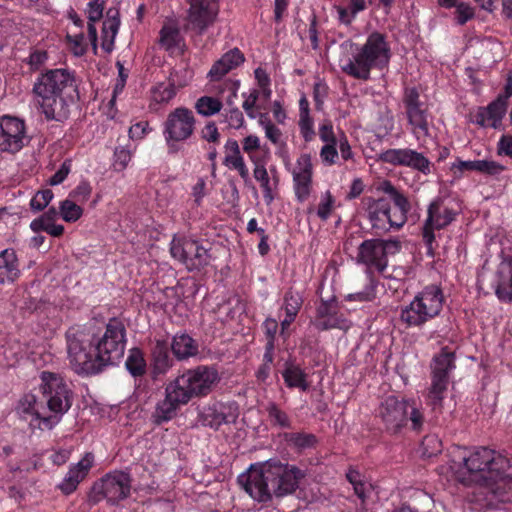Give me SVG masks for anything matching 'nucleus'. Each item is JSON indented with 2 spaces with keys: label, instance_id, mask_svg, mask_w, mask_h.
Segmentation results:
<instances>
[{
  "label": "nucleus",
  "instance_id": "f257e3e1",
  "mask_svg": "<svg viewBox=\"0 0 512 512\" xmlns=\"http://www.w3.org/2000/svg\"><path fill=\"white\" fill-rule=\"evenodd\" d=\"M70 365L78 374L94 375L115 365L124 355L126 328L121 320L111 318L105 331L96 335L75 325L65 334Z\"/></svg>",
  "mask_w": 512,
  "mask_h": 512
},
{
  "label": "nucleus",
  "instance_id": "f03ea898",
  "mask_svg": "<svg viewBox=\"0 0 512 512\" xmlns=\"http://www.w3.org/2000/svg\"><path fill=\"white\" fill-rule=\"evenodd\" d=\"M305 476V470L296 465L271 458L251 464L246 473L238 476L237 481L251 498L267 503L273 497L282 498L295 493Z\"/></svg>",
  "mask_w": 512,
  "mask_h": 512
},
{
  "label": "nucleus",
  "instance_id": "7ed1b4c3",
  "mask_svg": "<svg viewBox=\"0 0 512 512\" xmlns=\"http://www.w3.org/2000/svg\"><path fill=\"white\" fill-rule=\"evenodd\" d=\"M81 82L69 68L46 69L38 75L32 91L47 120L63 122L69 118L71 107L80 100Z\"/></svg>",
  "mask_w": 512,
  "mask_h": 512
},
{
  "label": "nucleus",
  "instance_id": "20e7f679",
  "mask_svg": "<svg viewBox=\"0 0 512 512\" xmlns=\"http://www.w3.org/2000/svg\"><path fill=\"white\" fill-rule=\"evenodd\" d=\"M377 189L389 196L395 209L392 210L390 201L384 197L378 199L366 197L362 201L363 216L370 225L371 234L383 236L391 230H400L406 224L411 203L408 197L389 180L382 181Z\"/></svg>",
  "mask_w": 512,
  "mask_h": 512
},
{
  "label": "nucleus",
  "instance_id": "39448f33",
  "mask_svg": "<svg viewBox=\"0 0 512 512\" xmlns=\"http://www.w3.org/2000/svg\"><path fill=\"white\" fill-rule=\"evenodd\" d=\"M463 463L474 480L492 494L501 496L512 490V476L507 473L510 460L488 447L462 452Z\"/></svg>",
  "mask_w": 512,
  "mask_h": 512
},
{
  "label": "nucleus",
  "instance_id": "423d86ee",
  "mask_svg": "<svg viewBox=\"0 0 512 512\" xmlns=\"http://www.w3.org/2000/svg\"><path fill=\"white\" fill-rule=\"evenodd\" d=\"M391 47L387 35L379 31L371 32L353 58H348L341 64V70L358 80L370 79L371 70L385 69L391 59Z\"/></svg>",
  "mask_w": 512,
  "mask_h": 512
},
{
  "label": "nucleus",
  "instance_id": "0eeeda50",
  "mask_svg": "<svg viewBox=\"0 0 512 512\" xmlns=\"http://www.w3.org/2000/svg\"><path fill=\"white\" fill-rule=\"evenodd\" d=\"M377 417L390 435L400 434L408 422L412 431L420 433L425 424L423 409L414 398H399L395 395H388L381 400Z\"/></svg>",
  "mask_w": 512,
  "mask_h": 512
},
{
  "label": "nucleus",
  "instance_id": "6e6552de",
  "mask_svg": "<svg viewBox=\"0 0 512 512\" xmlns=\"http://www.w3.org/2000/svg\"><path fill=\"white\" fill-rule=\"evenodd\" d=\"M39 390L43 408L51 413L39 423L44 424L47 430H52L72 407L74 392L60 374L50 371L41 372Z\"/></svg>",
  "mask_w": 512,
  "mask_h": 512
},
{
  "label": "nucleus",
  "instance_id": "1a4fd4ad",
  "mask_svg": "<svg viewBox=\"0 0 512 512\" xmlns=\"http://www.w3.org/2000/svg\"><path fill=\"white\" fill-rule=\"evenodd\" d=\"M444 302L442 288L436 284L427 285L409 304L401 306L399 321L406 328H421L440 315Z\"/></svg>",
  "mask_w": 512,
  "mask_h": 512
},
{
  "label": "nucleus",
  "instance_id": "9d476101",
  "mask_svg": "<svg viewBox=\"0 0 512 512\" xmlns=\"http://www.w3.org/2000/svg\"><path fill=\"white\" fill-rule=\"evenodd\" d=\"M461 209L450 197L438 195L433 198L426 209V218L421 227L422 241L426 247L427 255L434 256L436 244V231H441L456 221Z\"/></svg>",
  "mask_w": 512,
  "mask_h": 512
},
{
  "label": "nucleus",
  "instance_id": "9b49d317",
  "mask_svg": "<svg viewBox=\"0 0 512 512\" xmlns=\"http://www.w3.org/2000/svg\"><path fill=\"white\" fill-rule=\"evenodd\" d=\"M402 104L407 120V129L420 146L432 138L433 116L428 105L421 100L420 92L415 86L404 88Z\"/></svg>",
  "mask_w": 512,
  "mask_h": 512
},
{
  "label": "nucleus",
  "instance_id": "f8f14e48",
  "mask_svg": "<svg viewBox=\"0 0 512 512\" xmlns=\"http://www.w3.org/2000/svg\"><path fill=\"white\" fill-rule=\"evenodd\" d=\"M402 243L396 238H371L364 240L357 251V263L371 272L383 274L388 266V256L399 253Z\"/></svg>",
  "mask_w": 512,
  "mask_h": 512
},
{
  "label": "nucleus",
  "instance_id": "ddd939ff",
  "mask_svg": "<svg viewBox=\"0 0 512 512\" xmlns=\"http://www.w3.org/2000/svg\"><path fill=\"white\" fill-rule=\"evenodd\" d=\"M131 482V477L126 472H109L94 482L88 494V501L95 505L106 499L112 505L118 504L130 496Z\"/></svg>",
  "mask_w": 512,
  "mask_h": 512
},
{
  "label": "nucleus",
  "instance_id": "4468645a",
  "mask_svg": "<svg viewBox=\"0 0 512 512\" xmlns=\"http://www.w3.org/2000/svg\"><path fill=\"white\" fill-rule=\"evenodd\" d=\"M220 377L217 369L213 366L199 365L188 369L173 380L177 390L186 394L188 402L192 398L205 397L210 394Z\"/></svg>",
  "mask_w": 512,
  "mask_h": 512
},
{
  "label": "nucleus",
  "instance_id": "2eb2a0df",
  "mask_svg": "<svg viewBox=\"0 0 512 512\" xmlns=\"http://www.w3.org/2000/svg\"><path fill=\"white\" fill-rule=\"evenodd\" d=\"M171 256L190 272L201 271L210 264L211 255L199 241L174 235L170 243Z\"/></svg>",
  "mask_w": 512,
  "mask_h": 512
},
{
  "label": "nucleus",
  "instance_id": "dca6fc26",
  "mask_svg": "<svg viewBox=\"0 0 512 512\" xmlns=\"http://www.w3.org/2000/svg\"><path fill=\"white\" fill-rule=\"evenodd\" d=\"M379 160L393 166H402L425 176L431 174L433 163L422 152L412 148H391L379 154Z\"/></svg>",
  "mask_w": 512,
  "mask_h": 512
},
{
  "label": "nucleus",
  "instance_id": "f3484780",
  "mask_svg": "<svg viewBox=\"0 0 512 512\" xmlns=\"http://www.w3.org/2000/svg\"><path fill=\"white\" fill-rule=\"evenodd\" d=\"M29 138L26 133L24 120L11 115L0 117V151L17 153L27 143Z\"/></svg>",
  "mask_w": 512,
  "mask_h": 512
},
{
  "label": "nucleus",
  "instance_id": "a211bd4d",
  "mask_svg": "<svg viewBox=\"0 0 512 512\" xmlns=\"http://www.w3.org/2000/svg\"><path fill=\"white\" fill-rule=\"evenodd\" d=\"M188 25L198 34L205 32L216 20L219 0H188Z\"/></svg>",
  "mask_w": 512,
  "mask_h": 512
},
{
  "label": "nucleus",
  "instance_id": "6ab92c4d",
  "mask_svg": "<svg viewBox=\"0 0 512 512\" xmlns=\"http://www.w3.org/2000/svg\"><path fill=\"white\" fill-rule=\"evenodd\" d=\"M196 118L192 110L186 107H177L167 115L163 124V132L170 139L188 140L195 131Z\"/></svg>",
  "mask_w": 512,
  "mask_h": 512
},
{
  "label": "nucleus",
  "instance_id": "aec40b11",
  "mask_svg": "<svg viewBox=\"0 0 512 512\" xmlns=\"http://www.w3.org/2000/svg\"><path fill=\"white\" fill-rule=\"evenodd\" d=\"M188 403L185 393L177 390L176 384L171 381L165 387V397L160 400L152 413L154 424L162 425L172 420L183 405Z\"/></svg>",
  "mask_w": 512,
  "mask_h": 512
},
{
  "label": "nucleus",
  "instance_id": "412c9836",
  "mask_svg": "<svg viewBox=\"0 0 512 512\" xmlns=\"http://www.w3.org/2000/svg\"><path fill=\"white\" fill-rule=\"evenodd\" d=\"M296 169L293 171V189L298 202L303 203L311 195L313 165L309 154H302L297 159Z\"/></svg>",
  "mask_w": 512,
  "mask_h": 512
},
{
  "label": "nucleus",
  "instance_id": "4be33fe9",
  "mask_svg": "<svg viewBox=\"0 0 512 512\" xmlns=\"http://www.w3.org/2000/svg\"><path fill=\"white\" fill-rule=\"evenodd\" d=\"M238 418V409L235 405H209L204 407L198 415L202 426L218 430L223 424L234 423Z\"/></svg>",
  "mask_w": 512,
  "mask_h": 512
},
{
  "label": "nucleus",
  "instance_id": "5701e85b",
  "mask_svg": "<svg viewBox=\"0 0 512 512\" xmlns=\"http://www.w3.org/2000/svg\"><path fill=\"white\" fill-rule=\"evenodd\" d=\"M169 341L165 338H156L150 350L151 377L157 380L164 376L174 365V356L171 355Z\"/></svg>",
  "mask_w": 512,
  "mask_h": 512
},
{
  "label": "nucleus",
  "instance_id": "b1692460",
  "mask_svg": "<svg viewBox=\"0 0 512 512\" xmlns=\"http://www.w3.org/2000/svg\"><path fill=\"white\" fill-rule=\"evenodd\" d=\"M314 326L320 331L349 328L346 318L337 310L334 300L324 299H321L316 309Z\"/></svg>",
  "mask_w": 512,
  "mask_h": 512
},
{
  "label": "nucleus",
  "instance_id": "393cba45",
  "mask_svg": "<svg viewBox=\"0 0 512 512\" xmlns=\"http://www.w3.org/2000/svg\"><path fill=\"white\" fill-rule=\"evenodd\" d=\"M507 104L501 98H495L487 106H479L473 115L472 122L481 128L498 130L507 113Z\"/></svg>",
  "mask_w": 512,
  "mask_h": 512
},
{
  "label": "nucleus",
  "instance_id": "a878e982",
  "mask_svg": "<svg viewBox=\"0 0 512 512\" xmlns=\"http://www.w3.org/2000/svg\"><path fill=\"white\" fill-rule=\"evenodd\" d=\"M94 464V455L91 452L85 453L82 459L71 465L63 481L57 486L64 495L72 494L78 485L87 477Z\"/></svg>",
  "mask_w": 512,
  "mask_h": 512
},
{
  "label": "nucleus",
  "instance_id": "bb28decb",
  "mask_svg": "<svg viewBox=\"0 0 512 512\" xmlns=\"http://www.w3.org/2000/svg\"><path fill=\"white\" fill-rule=\"evenodd\" d=\"M42 408L41 399L38 400L34 394L27 393L19 400L16 412L21 419L28 422L32 431L36 429L47 430L44 424L39 423L40 420L42 421L46 417L41 413Z\"/></svg>",
  "mask_w": 512,
  "mask_h": 512
},
{
  "label": "nucleus",
  "instance_id": "cd10ccee",
  "mask_svg": "<svg viewBox=\"0 0 512 512\" xmlns=\"http://www.w3.org/2000/svg\"><path fill=\"white\" fill-rule=\"evenodd\" d=\"M245 61L242 51L235 47L224 53L211 67L207 74L210 82H218L230 71L238 68Z\"/></svg>",
  "mask_w": 512,
  "mask_h": 512
},
{
  "label": "nucleus",
  "instance_id": "c85d7f7f",
  "mask_svg": "<svg viewBox=\"0 0 512 512\" xmlns=\"http://www.w3.org/2000/svg\"><path fill=\"white\" fill-rule=\"evenodd\" d=\"M185 77L181 80L176 79L178 72H171L169 82L159 83L152 89V98L156 103H168L176 95V88H182L191 81V73L185 69Z\"/></svg>",
  "mask_w": 512,
  "mask_h": 512
},
{
  "label": "nucleus",
  "instance_id": "c756f323",
  "mask_svg": "<svg viewBox=\"0 0 512 512\" xmlns=\"http://www.w3.org/2000/svg\"><path fill=\"white\" fill-rule=\"evenodd\" d=\"M495 294L502 302H512V257L504 258L498 266Z\"/></svg>",
  "mask_w": 512,
  "mask_h": 512
},
{
  "label": "nucleus",
  "instance_id": "7c9ffc66",
  "mask_svg": "<svg viewBox=\"0 0 512 512\" xmlns=\"http://www.w3.org/2000/svg\"><path fill=\"white\" fill-rule=\"evenodd\" d=\"M172 354L179 361L187 360L199 353V344L186 332L176 333L169 342Z\"/></svg>",
  "mask_w": 512,
  "mask_h": 512
},
{
  "label": "nucleus",
  "instance_id": "2f4dec72",
  "mask_svg": "<svg viewBox=\"0 0 512 512\" xmlns=\"http://www.w3.org/2000/svg\"><path fill=\"white\" fill-rule=\"evenodd\" d=\"M282 377L286 387L289 389L298 388L305 392L310 388L307 372L300 364L294 361L288 360L285 362Z\"/></svg>",
  "mask_w": 512,
  "mask_h": 512
},
{
  "label": "nucleus",
  "instance_id": "473e14b6",
  "mask_svg": "<svg viewBox=\"0 0 512 512\" xmlns=\"http://www.w3.org/2000/svg\"><path fill=\"white\" fill-rule=\"evenodd\" d=\"M455 359L454 351L448 346L442 347L432 359L431 376L450 380V374L456 368Z\"/></svg>",
  "mask_w": 512,
  "mask_h": 512
},
{
  "label": "nucleus",
  "instance_id": "72a5a7b5",
  "mask_svg": "<svg viewBox=\"0 0 512 512\" xmlns=\"http://www.w3.org/2000/svg\"><path fill=\"white\" fill-rule=\"evenodd\" d=\"M120 27L119 11L116 8H109L102 27V49L110 53L114 48L115 37Z\"/></svg>",
  "mask_w": 512,
  "mask_h": 512
},
{
  "label": "nucleus",
  "instance_id": "f704fd0d",
  "mask_svg": "<svg viewBox=\"0 0 512 512\" xmlns=\"http://www.w3.org/2000/svg\"><path fill=\"white\" fill-rule=\"evenodd\" d=\"M20 276L19 263L14 249L0 252V283H13Z\"/></svg>",
  "mask_w": 512,
  "mask_h": 512
},
{
  "label": "nucleus",
  "instance_id": "c9c22d12",
  "mask_svg": "<svg viewBox=\"0 0 512 512\" xmlns=\"http://www.w3.org/2000/svg\"><path fill=\"white\" fill-rule=\"evenodd\" d=\"M450 380L431 376L426 403L434 411H441Z\"/></svg>",
  "mask_w": 512,
  "mask_h": 512
},
{
  "label": "nucleus",
  "instance_id": "e433bc0d",
  "mask_svg": "<svg viewBox=\"0 0 512 512\" xmlns=\"http://www.w3.org/2000/svg\"><path fill=\"white\" fill-rule=\"evenodd\" d=\"M282 438L290 448L298 453H302L307 449H314L318 444L316 435L304 431L284 432Z\"/></svg>",
  "mask_w": 512,
  "mask_h": 512
},
{
  "label": "nucleus",
  "instance_id": "4c0bfd02",
  "mask_svg": "<svg viewBox=\"0 0 512 512\" xmlns=\"http://www.w3.org/2000/svg\"><path fill=\"white\" fill-rule=\"evenodd\" d=\"M182 42L183 38L176 24L166 23L162 26L159 33V44L163 49L174 53L181 48Z\"/></svg>",
  "mask_w": 512,
  "mask_h": 512
},
{
  "label": "nucleus",
  "instance_id": "58836bf2",
  "mask_svg": "<svg viewBox=\"0 0 512 512\" xmlns=\"http://www.w3.org/2000/svg\"><path fill=\"white\" fill-rule=\"evenodd\" d=\"M265 411L267 413V419L272 428L289 430L293 427V421L291 416L283 410L277 403L269 402Z\"/></svg>",
  "mask_w": 512,
  "mask_h": 512
},
{
  "label": "nucleus",
  "instance_id": "ea45409f",
  "mask_svg": "<svg viewBox=\"0 0 512 512\" xmlns=\"http://www.w3.org/2000/svg\"><path fill=\"white\" fill-rule=\"evenodd\" d=\"M125 367L134 378L142 377L146 374L147 362L140 348H132L129 350Z\"/></svg>",
  "mask_w": 512,
  "mask_h": 512
},
{
  "label": "nucleus",
  "instance_id": "a19ab883",
  "mask_svg": "<svg viewBox=\"0 0 512 512\" xmlns=\"http://www.w3.org/2000/svg\"><path fill=\"white\" fill-rule=\"evenodd\" d=\"M254 165L255 167L253 171V176L260 183V186L263 190V197L265 203L269 205L273 202L274 195L267 169L265 168L264 164L260 162Z\"/></svg>",
  "mask_w": 512,
  "mask_h": 512
},
{
  "label": "nucleus",
  "instance_id": "79ce46f5",
  "mask_svg": "<svg viewBox=\"0 0 512 512\" xmlns=\"http://www.w3.org/2000/svg\"><path fill=\"white\" fill-rule=\"evenodd\" d=\"M60 217L68 223H74L78 221L84 210L80 204L75 202L74 200L67 197L65 200H62L59 204Z\"/></svg>",
  "mask_w": 512,
  "mask_h": 512
},
{
  "label": "nucleus",
  "instance_id": "37998d69",
  "mask_svg": "<svg viewBox=\"0 0 512 512\" xmlns=\"http://www.w3.org/2000/svg\"><path fill=\"white\" fill-rule=\"evenodd\" d=\"M222 102L211 96H202L197 99L195 109L198 114L203 116H212L222 109Z\"/></svg>",
  "mask_w": 512,
  "mask_h": 512
},
{
  "label": "nucleus",
  "instance_id": "c03bdc74",
  "mask_svg": "<svg viewBox=\"0 0 512 512\" xmlns=\"http://www.w3.org/2000/svg\"><path fill=\"white\" fill-rule=\"evenodd\" d=\"M241 96L244 98L242 108L249 118H256V111L265 109L261 103H258L260 98V90L252 89L249 93L243 92Z\"/></svg>",
  "mask_w": 512,
  "mask_h": 512
},
{
  "label": "nucleus",
  "instance_id": "a18cd8bd",
  "mask_svg": "<svg viewBox=\"0 0 512 512\" xmlns=\"http://www.w3.org/2000/svg\"><path fill=\"white\" fill-rule=\"evenodd\" d=\"M283 301L285 315H289V317H297L303 304L301 295L298 292H294L290 289L285 293Z\"/></svg>",
  "mask_w": 512,
  "mask_h": 512
},
{
  "label": "nucleus",
  "instance_id": "49530a36",
  "mask_svg": "<svg viewBox=\"0 0 512 512\" xmlns=\"http://www.w3.org/2000/svg\"><path fill=\"white\" fill-rule=\"evenodd\" d=\"M54 193L51 189L39 190L30 200V209L32 212L37 213L43 211L52 201Z\"/></svg>",
  "mask_w": 512,
  "mask_h": 512
},
{
  "label": "nucleus",
  "instance_id": "de8ad7c7",
  "mask_svg": "<svg viewBox=\"0 0 512 512\" xmlns=\"http://www.w3.org/2000/svg\"><path fill=\"white\" fill-rule=\"evenodd\" d=\"M92 186L87 179H82L75 188H73L68 197L78 204H84L92 194Z\"/></svg>",
  "mask_w": 512,
  "mask_h": 512
},
{
  "label": "nucleus",
  "instance_id": "09e8293b",
  "mask_svg": "<svg viewBox=\"0 0 512 512\" xmlns=\"http://www.w3.org/2000/svg\"><path fill=\"white\" fill-rule=\"evenodd\" d=\"M335 199L330 191L322 194L320 202L316 209V215L322 220L327 221L334 210Z\"/></svg>",
  "mask_w": 512,
  "mask_h": 512
},
{
  "label": "nucleus",
  "instance_id": "8fccbe9b",
  "mask_svg": "<svg viewBox=\"0 0 512 512\" xmlns=\"http://www.w3.org/2000/svg\"><path fill=\"white\" fill-rule=\"evenodd\" d=\"M260 147V138L257 135L250 134L242 140V149L248 155L253 164L260 162L259 157L256 155V152Z\"/></svg>",
  "mask_w": 512,
  "mask_h": 512
},
{
  "label": "nucleus",
  "instance_id": "3c124183",
  "mask_svg": "<svg viewBox=\"0 0 512 512\" xmlns=\"http://www.w3.org/2000/svg\"><path fill=\"white\" fill-rule=\"evenodd\" d=\"M132 153L129 149L119 146L114 150L112 167L114 171H124L131 161Z\"/></svg>",
  "mask_w": 512,
  "mask_h": 512
},
{
  "label": "nucleus",
  "instance_id": "603ef678",
  "mask_svg": "<svg viewBox=\"0 0 512 512\" xmlns=\"http://www.w3.org/2000/svg\"><path fill=\"white\" fill-rule=\"evenodd\" d=\"M474 17L475 9L469 3L461 1L455 7L454 20L457 25L463 26Z\"/></svg>",
  "mask_w": 512,
  "mask_h": 512
},
{
  "label": "nucleus",
  "instance_id": "864d4df0",
  "mask_svg": "<svg viewBox=\"0 0 512 512\" xmlns=\"http://www.w3.org/2000/svg\"><path fill=\"white\" fill-rule=\"evenodd\" d=\"M376 282L373 279H370L369 283L365 286L362 291L348 294L345 299L347 301H359V302H368L372 301L376 297Z\"/></svg>",
  "mask_w": 512,
  "mask_h": 512
},
{
  "label": "nucleus",
  "instance_id": "5fc2aeb1",
  "mask_svg": "<svg viewBox=\"0 0 512 512\" xmlns=\"http://www.w3.org/2000/svg\"><path fill=\"white\" fill-rule=\"evenodd\" d=\"M224 148L226 156L224 158L223 164L225 166L230 167L235 161L244 159L240 151V146L235 139L229 138L226 141Z\"/></svg>",
  "mask_w": 512,
  "mask_h": 512
},
{
  "label": "nucleus",
  "instance_id": "6e6d98bb",
  "mask_svg": "<svg viewBox=\"0 0 512 512\" xmlns=\"http://www.w3.org/2000/svg\"><path fill=\"white\" fill-rule=\"evenodd\" d=\"M259 123L265 130L266 138L273 144H278L280 142L282 132L275 124L271 122L267 114H260Z\"/></svg>",
  "mask_w": 512,
  "mask_h": 512
},
{
  "label": "nucleus",
  "instance_id": "4d7b16f0",
  "mask_svg": "<svg viewBox=\"0 0 512 512\" xmlns=\"http://www.w3.org/2000/svg\"><path fill=\"white\" fill-rule=\"evenodd\" d=\"M67 42L70 44L72 52L76 56H83L88 50V43L84 33L80 32L76 35H67Z\"/></svg>",
  "mask_w": 512,
  "mask_h": 512
},
{
  "label": "nucleus",
  "instance_id": "13d9d810",
  "mask_svg": "<svg viewBox=\"0 0 512 512\" xmlns=\"http://www.w3.org/2000/svg\"><path fill=\"white\" fill-rule=\"evenodd\" d=\"M30 228L35 233L46 232L50 236L57 238L61 237L65 231V228L62 224H56L55 222L42 225L41 221H39L35 224H30Z\"/></svg>",
  "mask_w": 512,
  "mask_h": 512
},
{
  "label": "nucleus",
  "instance_id": "bf43d9fd",
  "mask_svg": "<svg viewBox=\"0 0 512 512\" xmlns=\"http://www.w3.org/2000/svg\"><path fill=\"white\" fill-rule=\"evenodd\" d=\"M105 4V0L89 1L85 10L88 21L99 22L103 18Z\"/></svg>",
  "mask_w": 512,
  "mask_h": 512
},
{
  "label": "nucleus",
  "instance_id": "052dcab7",
  "mask_svg": "<svg viewBox=\"0 0 512 512\" xmlns=\"http://www.w3.org/2000/svg\"><path fill=\"white\" fill-rule=\"evenodd\" d=\"M423 455L432 457L441 452L442 444L441 441L435 435H427L423 438L422 443Z\"/></svg>",
  "mask_w": 512,
  "mask_h": 512
},
{
  "label": "nucleus",
  "instance_id": "680f3d73",
  "mask_svg": "<svg viewBox=\"0 0 512 512\" xmlns=\"http://www.w3.org/2000/svg\"><path fill=\"white\" fill-rule=\"evenodd\" d=\"M219 93L228 91L229 95L226 98L228 106L234 104V100L237 98L238 90L240 88V80L238 79H226L219 86Z\"/></svg>",
  "mask_w": 512,
  "mask_h": 512
},
{
  "label": "nucleus",
  "instance_id": "e2e57ef3",
  "mask_svg": "<svg viewBox=\"0 0 512 512\" xmlns=\"http://www.w3.org/2000/svg\"><path fill=\"white\" fill-rule=\"evenodd\" d=\"M506 167L496 161L492 160H479L478 170L477 172L483 173L485 175L497 177L503 171H505Z\"/></svg>",
  "mask_w": 512,
  "mask_h": 512
},
{
  "label": "nucleus",
  "instance_id": "0e129e2a",
  "mask_svg": "<svg viewBox=\"0 0 512 512\" xmlns=\"http://www.w3.org/2000/svg\"><path fill=\"white\" fill-rule=\"evenodd\" d=\"M299 129L300 134L305 140V142H311L315 137L314 131V120L309 116H299Z\"/></svg>",
  "mask_w": 512,
  "mask_h": 512
},
{
  "label": "nucleus",
  "instance_id": "69168bd1",
  "mask_svg": "<svg viewBox=\"0 0 512 512\" xmlns=\"http://www.w3.org/2000/svg\"><path fill=\"white\" fill-rule=\"evenodd\" d=\"M72 170V160L65 159L59 169L48 179V184L56 186L64 182Z\"/></svg>",
  "mask_w": 512,
  "mask_h": 512
},
{
  "label": "nucleus",
  "instance_id": "338daca9",
  "mask_svg": "<svg viewBox=\"0 0 512 512\" xmlns=\"http://www.w3.org/2000/svg\"><path fill=\"white\" fill-rule=\"evenodd\" d=\"M320 158L326 165H333L338 159L337 141L325 143L320 150Z\"/></svg>",
  "mask_w": 512,
  "mask_h": 512
},
{
  "label": "nucleus",
  "instance_id": "774afa93",
  "mask_svg": "<svg viewBox=\"0 0 512 512\" xmlns=\"http://www.w3.org/2000/svg\"><path fill=\"white\" fill-rule=\"evenodd\" d=\"M48 60V54L44 50H34L27 58V64L32 71L39 70Z\"/></svg>",
  "mask_w": 512,
  "mask_h": 512
}]
</instances>
